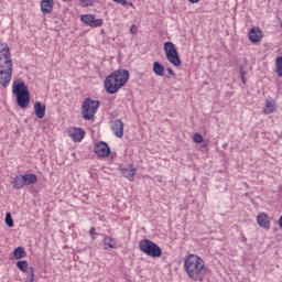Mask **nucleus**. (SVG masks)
<instances>
[{
    "label": "nucleus",
    "mask_w": 282,
    "mask_h": 282,
    "mask_svg": "<svg viewBox=\"0 0 282 282\" xmlns=\"http://www.w3.org/2000/svg\"><path fill=\"white\" fill-rule=\"evenodd\" d=\"M112 1H115V3H119L120 6H123V7L130 6V8H134L133 2H129L127 0H112Z\"/></svg>",
    "instance_id": "obj_27"
},
{
    "label": "nucleus",
    "mask_w": 282,
    "mask_h": 282,
    "mask_svg": "<svg viewBox=\"0 0 282 282\" xmlns=\"http://www.w3.org/2000/svg\"><path fill=\"white\" fill-rule=\"evenodd\" d=\"M45 105H43L41 101H36L34 104V111H35V116L36 118H39L40 120H43V118H45Z\"/></svg>",
    "instance_id": "obj_19"
},
{
    "label": "nucleus",
    "mask_w": 282,
    "mask_h": 282,
    "mask_svg": "<svg viewBox=\"0 0 282 282\" xmlns=\"http://www.w3.org/2000/svg\"><path fill=\"white\" fill-rule=\"evenodd\" d=\"M8 68L0 70V85L6 89V87L10 86V83L12 82V67L13 64L10 62H7Z\"/></svg>",
    "instance_id": "obj_10"
},
{
    "label": "nucleus",
    "mask_w": 282,
    "mask_h": 282,
    "mask_svg": "<svg viewBox=\"0 0 282 282\" xmlns=\"http://www.w3.org/2000/svg\"><path fill=\"white\" fill-rule=\"evenodd\" d=\"M39 182V176L32 173L20 174L12 177L11 184L15 191H21L24 186H32Z\"/></svg>",
    "instance_id": "obj_3"
},
{
    "label": "nucleus",
    "mask_w": 282,
    "mask_h": 282,
    "mask_svg": "<svg viewBox=\"0 0 282 282\" xmlns=\"http://www.w3.org/2000/svg\"><path fill=\"white\" fill-rule=\"evenodd\" d=\"M79 3L83 8H89L94 6V0H79Z\"/></svg>",
    "instance_id": "obj_28"
},
{
    "label": "nucleus",
    "mask_w": 282,
    "mask_h": 282,
    "mask_svg": "<svg viewBox=\"0 0 282 282\" xmlns=\"http://www.w3.org/2000/svg\"><path fill=\"white\" fill-rule=\"evenodd\" d=\"M69 134L74 142H83V139L85 138V130L83 128H75L69 131Z\"/></svg>",
    "instance_id": "obj_18"
},
{
    "label": "nucleus",
    "mask_w": 282,
    "mask_h": 282,
    "mask_svg": "<svg viewBox=\"0 0 282 282\" xmlns=\"http://www.w3.org/2000/svg\"><path fill=\"white\" fill-rule=\"evenodd\" d=\"M63 1H65V2H69V1H72V0H63Z\"/></svg>",
    "instance_id": "obj_37"
},
{
    "label": "nucleus",
    "mask_w": 282,
    "mask_h": 282,
    "mask_svg": "<svg viewBox=\"0 0 282 282\" xmlns=\"http://www.w3.org/2000/svg\"><path fill=\"white\" fill-rule=\"evenodd\" d=\"M6 224L9 228H14V220L12 219V214L7 213L6 215Z\"/></svg>",
    "instance_id": "obj_26"
},
{
    "label": "nucleus",
    "mask_w": 282,
    "mask_h": 282,
    "mask_svg": "<svg viewBox=\"0 0 282 282\" xmlns=\"http://www.w3.org/2000/svg\"><path fill=\"white\" fill-rule=\"evenodd\" d=\"M130 33H131V34H138V28H135V24H132V25L130 26Z\"/></svg>",
    "instance_id": "obj_32"
},
{
    "label": "nucleus",
    "mask_w": 282,
    "mask_h": 282,
    "mask_svg": "<svg viewBox=\"0 0 282 282\" xmlns=\"http://www.w3.org/2000/svg\"><path fill=\"white\" fill-rule=\"evenodd\" d=\"M167 74H170V76H175V72L172 70V68H166Z\"/></svg>",
    "instance_id": "obj_33"
},
{
    "label": "nucleus",
    "mask_w": 282,
    "mask_h": 282,
    "mask_svg": "<svg viewBox=\"0 0 282 282\" xmlns=\"http://www.w3.org/2000/svg\"><path fill=\"white\" fill-rule=\"evenodd\" d=\"M248 36L251 43H259L263 39V32L259 28H253L249 31Z\"/></svg>",
    "instance_id": "obj_15"
},
{
    "label": "nucleus",
    "mask_w": 282,
    "mask_h": 282,
    "mask_svg": "<svg viewBox=\"0 0 282 282\" xmlns=\"http://www.w3.org/2000/svg\"><path fill=\"white\" fill-rule=\"evenodd\" d=\"M110 129L116 138H122L124 135V122L121 119L110 120Z\"/></svg>",
    "instance_id": "obj_13"
},
{
    "label": "nucleus",
    "mask_w": 282,
    "mask_h": 282,
    "mask_svg": "<svg viewBox=\"0 0 282 282\" xmlns=\"http://www.w3.org/2000/svg\"><path fill=\"white\" fill-rule=\"evenodd\" d=\"M80 21L89 28H102L105 21L102 19H96L93 14H84L80 17Z\"/></svg>",
    "instance_id": "obj_11"
},
{
    "label": "nucleus",
    "mask_w": 282,
    "mask_h": 282,
    "mask_svg": "<svg viewBox=\"0 0 282 282\" xmlns=\"http://www.w3.org/2000/svg\"><path fill=\"white\" fill-rule=\"evenodd\" d=\"M17 268L20 272H23V274H29L25 276V282H34V268L30 267L28 261L19 260L17 262Z\"/></svg>",
    "instance_id": "obj_8"
},
{
    "label": "nucleus",
    "mask_w": 282,
    "mask_h": 282,
    "mask_svg": "<svg viewBox=\"0 0 282 282\" xmlns=\"http://www.w3.org/2000/svg\"><path fill=\"white\" fill-rule=\"evenodd\" d=\"M208 147V143H203V148L206 149Z\"/></svg>",
    "instance_id": "obj_36"
},
{
    "label": "nucleus",
    "mask_w": 282,
    "mask_h": 282,
    "mask_svg": "<svg viewBox=\"0 0 282 282\" xmlns=\"http://www.w3.org/2000/svg\"><path fill=\"white\" fill-rule=\"evenodd\" d=\"M257 223L261 228H264L265 230H270V217H268V214L261 213L257 216Z\"/></svg>",
    "instance_id": "obj_17"
},
{
    "label": "nucleus",
    "mask_w": 282,
    "mask_h": 282,
    "mask_svg": "<svg viewBox=\"0 0 282 282\" xmlns=\"http://www.w3.org/2000/svg\"><path fill=\"white\" fill-rule=\"evenodd\" d=\"M263 111L267 115L274 113V111H276V101L273 99H267Z\"/></svg>",
    "instance_id": "obj_21"
},
{
    "label": "nucleus",
    "mask_w": 282,
    "mask_h": 282,
    "mask_svg": "<svg viewBox=\"0 0 282 282\" xmlns=\"http://www.w3.org/2000/svg\"><path fill=\"white\" fill-rule=\"evenodd\" d=\"M12 93L17 98L19 107L21 109H28V105H30V90H28L25 82L21 79L13 82Z\"/></svg>",
    "instance_id": "obj_2"
},
{
    "label": "nucleus",
    "mask_w": 282,
    "mask_h": 282,
    "mask_svg": "<svg viewBox=\"0 0 282 282\" xmlns=\"http://www.w3.org/2000/svg\"><path fill=\"white\" fill-rule=\"evenodd\" d=\"M111 74L115 76L118 85L122 84V87H124V85H127V83H129V70L119 69ZM120 80H122V82H120Z\"/></svg>",
    "instance_id": "obj_14"
},
{
    "label": "nucleus",
    "mask_w": 282,
    "mask_h": 282,
    "mask_svg": "<svg viewBox=\"0 0 282 282\" xmlns=\"http://www.w3.org/2000/svg\"><path fill=\"white\" fill-rule=\"evenodd\" d=\"M239 72H240L241 82L243 83V85H246V74H248V72H246V69H243V66L239 67Z\"/></svg>",
    "instance_id": "obj_30"
},
{
    "label": "nucleus",
    "mask_w": 282,
    "mask_h": 282,
    "mask_svg": "<svg viewBox=\"0 0 282 282\" xmlns=\"http://www.w3.org/2000/svg\"><path fill=\"white\" fill-rule=\"evenodd\" d=\"M153 72L156 76H164V65H162L160 62H154L153 63Z\"/></svg>",
    "instance_id": "obj_24"
},
{
    "label": "nucleus",
    "mask_w": 282,
    "mask_h": 282,
    "mask_svg": "<svg viewBox=\"0 0 282 282\" xmlns=\"http://www.w3.org/2000/svg\"><path fill=\"white\" fill-rule=\"evenodd\" d=\"M116 248V239L113 237L106 236L104 238V250H113Z\"/></svg>",
    "instance_id": "obj_22"
},
{
    "label": "nucleus",
    "mask_w": 282,
    "mask_h": 282,
    "mask_svg": "<svg viewBox=\"0 0 282 282\" xmlns=\"http://www.w3.org/2000/svg\"><path fill=\"white\" fill-rule=\"evenodd\" d=\"M193 141L196 144H202V142H204V137H202L199 133H195L193 137Z\"/></svg>",
    "instance_id": "obj_29"
},
{
    "label": "nucleus",
    "mask_w": 282,
    "mask_h": 282,
    "mask_svg": "<svg viewBox=\"0 0 282 282\" xmlns=\"http://www.w3.org/2000/svg\"><path fill=\"white\" fill-rule=\"evenodd\" d=\"M119 171L121 172L123 177L131 178V177H135V171H138V169L133 167L132 164H129L127 167L123 165H120Z\"/></svg>",
    "instance_id": "obj_16"
},
{
    "label": "nucleus",
    "mask_w": 282,
    "mask_h": 282,
    "mask_svg": "<svg viewBox=\"0 0 282 282\" xmlns=\"http://www.w3.org/2000/svg\"><path fill=\"white\" fill-rule=\"evenodd\" d=\"M89 235H90L91 239L95 241L96 235H98V234H96V227H91L89 229Z\"/></svg>",
    "instance_id": "obj_31"
},
{
    "label": "nucleus",
    "mask_w": 282,
    "mask_h": 282,
    "mask_svg": "<svg viewBox=\"0 0 282 282\" xmlns=\"http://www.w3.org/2000/svg\"><path fill=\"white\" fill-rule=\"evenodd\" d=\"M276 74L282 78V56H278L275 59Z\"/></svg>",
    "instance_id": "obj_25"
},
{
    "label": "nucleus",
    "mask_w": 282,
    "mask_h": 282,
    "mask_svg": "<svg viewBox=\"0 0 282 282\" xmlns=\"http://www.w3.org/2000/svg\"><path fill=\"white\" fill-rule=\"evenodd\" d=\"M279 227L282 229V216L278 220Z\"/></svg>",
    "instance_id": "obj_34"
},
{
    "label": "nucleus",
    "mask_w": 282,
    "mask_h": 282,
    "mask_svg": "<svg viewBox=\"0 0 282 282\" xmlns=\"http://www.w3.org/2000/svg\"><path fill=\"white\" fill-rule=\"evenodd\" d=\"M139 250L154 259H160V257H162V248L150 239H142L139 241Z\"/></svg>",
    "instance_id": "obj_4"
},
{
    "label": "nucleus",
    "mask_w": 282,
    "mask_h": 282,
    "mask_svg": "<svg viewBox=\"0 0 282 282\" xmlns=\"http://www.w3.org/2000/svg\"><path fill=\"white\" fill-rule=\"evenodd\" d=\"M26 274V276H30V273H25Z\"/></svg>",
    "instance_id": "obj_38"
},
{
    "label": "nucleus",
    "mask_w": 282,
    "mask_h": 282,
    "mask_svg": "<svg viewBox=\"0 0 282 282\" xmlns=\"http://www.w3.org/2000/svg\"><path fill=\"white\" fill-rule=\"evenodd\" d=\"M13 257L14 259H17L18 261H20V259H25L28 257V252H25V248L23 247H18L14 249L13 251Z\"/></svg>",
    "instance_id": "obj_23"
},
{
    "label": "nucleus",
    "mask_w": 282,
    "mask_h": 282,
    "mask_svg": "<svg viewBox=\"0 0 282 282\" xmlns=\"http://www.w3.org/2000/svg\"><path fill=\"white\" fill-rule=\"evenodd\" d=\"M120 83L118 84V79H116L113 74L108 75L104 82L107 94H118L122 89V79H120Z\"/></svg>",
    "instance_id": "obj_7"
},
{
    "label": "nucleus",
    "mask_w": 282,
    "mask_h": 282,
    "mask_svg": "<svg viewBox=\"0 0 282 282\" xmlns=\"http://www.w3.org/2000/svg\"><path fill=\"white\" fill-rule=\"evenodd\" d=\"M184 270L193 281H204L206 279V262L197 254H188L184 258Z\"/></svg>",
    "instance_id": "obj_1"
},
{
    "label": "nucleus",
    "mask_w": 282,
    "mask_h": 282,
    "mask_svg": "<svg viewBox=\"0 0 282 282\" xmlns=\"http://www.w3.org/2000/svg\"><path fill=\"white\" fill-rule=\"evenodd\" d=\"M100 107V102L98 100H94L91 98H86L82 105V118L84 120H91L94 116H96V111Z\"/></svg>",
    "instance_id": "obj_5"
},
{
    "label": "nucleus",
    "mask_w": 282,
    "mask_h": 282,
    "mask_svg": "<svg viewBox=\"0 0 282 282\" xmlns=\"http://www.w3.org/2000/svg\"><path fill=\"white\" fill-rule=\"evenodd\" d=\"M54 10V0H42L41 1V11L44 14H50Z\"/></svg>",
    "instance_id": "obj_20"
},
{
    "label": "nucleus",
    "mask_w": 282,
    "mask_h": 282,
    "mask_svg": "<svg viewBox=\"0 0 282 282\" xmlns=\"http://www.w3.org/2000/svg\"><path fill=\"white\" fill-rule=\"evenodd\" d=\"M94 151L98 158H109L111 155V149L105 141H100L95 144Z\"/></svg>",
    "instance_id": "obj_12"
},
{
    "label": "nucleus",
    "mask_w": 282,
    "mask_h": 282,
    "mask_svg": "<svg viewBox=\"0 0 282 282\" xmlns=\"http://www.w3.org/2000/svg\"><path fill=\"white\" fill-rule=\"evenodd\" d=\"M0 70L6 69L8 72V62L12 65V58L10 56V47L7 44H2L0 48Z\"/></svg>",
    "instance_id": "obj_9"
},
{
    "label": "nucleus",
    "mask_w": 282,
    "mask_h": 282,
    "mask_svg": "<svg viewBox=\"0 0 282 282\" xmlns=\"http://www.w3.org/2000/svg\"><path fill=\"white\" fill-rule=\"evenodd\" d=\"M189 3H199L200 0H188Z\"/></svg>",
    "instance_id": "obj_35"
},
{
    "label": "nucleus",
    "mask_w": 282,
    "mask_h": 282,
    "mask_svg": "<svg viewBox=\"0 0 282 282\" xmlns=\"http://www.w3.org/2000/svg\"><path fill=\"white\" fill-rule=\"evenodd\" d=\"M164 52L169 63L174 65V67H180V65H182L180 53L177 52V48L175 47V44L173 42L164 43Z\"/></svg>",
    "instance_id": "obj_6"
}]
</instances>
